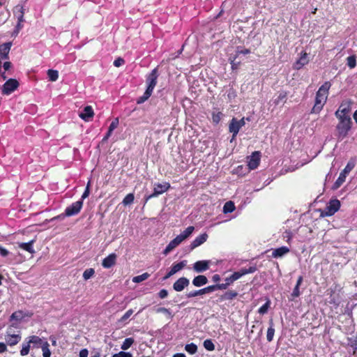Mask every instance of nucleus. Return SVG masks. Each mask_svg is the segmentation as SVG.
<instances>
[{"instance_id": "nucleus-1", "label": "nucleus", "mask_w": 357, "mask_h": 357, "mask_svg": "<svg viewBox=\"0 0 357 357\" xmlns=\"http://www.w3.org/2000/svg\"><path fill=\"white\" fill-rule=\"evenodd\" d=\"M331 87V83L330 82H325L319 88L316 93L314 105L312 109V113L317 114L322 109L327 101Z\"/></svg>"}, {"instance_id": "nucleus-2", "label": "nucleus", "mask_w": 357, "mask_h": 357, "mask_svg": "<svg viewBox=\"0 0 357 357\" xmlns=\"http://www.w3.org/2000/svg\"><path fill=\"white\" fill-rule=\"evenodd\" d=\"M46 340L45 339L40 338L37 335H31L26 339V342H24L22 344V349L20 351V354L22 356H26L29 354L31 347L34 348H40L43 346L44 342Z\"/></svg>"}, {"instance_id": "nucleus-3", "label": "nucleus", "mask_w": 357, "mask_h": 357, "mask_svg": "<svg viewBox=\"0 0 357 357\" xmlns=\"http://www.w3.org/2000/svg\"><path fill=\"white\" fill-rule=\"evenodd\" d=\"M194 230L195 227L193 226L187 227L181 234L178 235L176 238L169 242V243L167 245L166 248L163 251L164 255H167L172 250L180 245L183 241L188 238L192 234Z\"/></svg>"}, {"instance_id": "nucleus-4", "label": "nucleus", "mask_w": 357, "mask_h": 357, "mask_svg": "<svg viewBox=\"0 0 357 357\" xmlns=\"http://www.w3.org/2000/svg\"><path fill=\"white\" fill-rule=\"evenodd\" d=\"M339 123L337 125V130L340 137H345L351 129V119L350 116H335Z\"/></svg>"}, {"instance_id": "nucleus-5", "label": "nucleus", "mask_w": 357, "mask_h": 357, "mask_svg": "<svg viewBox=\"0 0 357 357\" xmlns=\"http://www.w3.org/2000/svg\"><path fill=\"white\" fill-rule=\"evenodd\" d=\"M13 327H17V325L15 324H11L7 329V331L5 335V340L8 345L14 346L16 345L21 340V335L20 333L18 332L17 334L13 333Z\"/></svg>"}, {"instance_id": "nucleus-6", "label": "nucleus", "mask_w": 357, "mask_h": 357, "mask_svg": "<svg viewBox=\"0 0 357 357\" xmlns=\"http://www.w3.org/2000/svg\"><path fill=\"white\" fill-rule=\"evenodd\" d=\"M340 202L337 199H331L321 211V216L328 217L334 215L340 208Z\"/></svg>"}, {"instance_id": "nucleus-7", "label": "nucleus", "mask_w": 357, "mask_h": 357, "mask_svg": "<svg viewBox=\"0 0 357 357\" xmlns=\"http://www.w3.org/2000/svg\"><path fill=\"white\" fill-rule=\"evenodd\" d=\"M245 124V119L242 118L240 120H237L235 118H233L229 123V132L233 134V139L236 137L238 134L239 130L243 127Z\"/></svg>"}, {"instance_id": "nucleus-8", "label": "nucleus", "mask_w": 357, "mask_h": 357, "mask_svg": "<svg viewBox=\"0 0 357 357\" xmlns=\"http://www.w3.org/2000/svg\"><path fill=\"white\" fill-rule=\"evenodd\" d=\"M169 188L170 184L168 182H164L162 183H155L153 188V192L146 198V201L152 197H157L159 195L165 192L169 189Z\"/></svg>"}, {"instance_id": "nucleus-9", "label": "nucleus", "mask_w": 357, "mask_h": 357, "mask_svg": "<svg viewBox=\"0 0 357 357\" xmlns=\"http://www.w3.org/2000/svg\"><path fill=\"white\" fill-rule=\"evenodd\" d=\"M19 86V82L15 79L7 80L2 87V93L5 95H10Z\"/></svg>"}, {"instance_id": "nucleus-10", "label": "nucleus", "mask_w": 357, "mask_h": 357, "mask_svg": "<svg viewBox=\"0 0 357 357\" xmlns=\"http://www.w3.org/2000/svg\"><path fill=\"white\" fill-rule=\"evenodd\" d=\"M83 206L82 200L77 201L68 206L65 210L66 216H73L79 213Z\"/></svg>"}, {"instance_id": "nucleus-11", "label": "nucleus", "mask_w": 357, "mask_h": 357, "mask_svg": "<svg viewBox=\"0 0 357 357\" xmlns=\"http://www.w3.org/2000/svg\"><path fill=\"white\" fill-rule=\"evenodd\" d=\"M158 73L157 69L154 68L146 78L147 89L146 90L153 93V91L157 84Z\"/></svg>"}, {"instance_id": "nucleus-12", "label": "nucleus", "mask_w": 357, "mask_h": 357, "mask_svg": "<svg viewBox=\"0 0 357 357\" xmlns=\"http://www.w3.org/2000/svg\"><path fill=\"white\" fill-rule=\"evenodd\" d=\"M261 154L259 151H255L248 158V166L250 169H256L260 162Z\"/></svg>"}, {"instance_id": "nucleus-13", "label": "nucleus", "mask_w": 357, "mask_h": 357, "mask_svg": "<svg viewBox=\"0 0 357 357\" xmlns=\"http://www.w3.org/2000/svg\"><path fill=\"white\" fill-rule=\"evenodd\" d=\"M351 109V102L345 100L340 104L335 114V116H350Z\"/></svg>"}, {"instance_id": "nucleus-14", "label": "nucleus", "mask_w": 357, "mask_h": 357, "mask_svg": "<svg viewBox=\"0 0 357 357\" xmlns=\"http://www.w3.org/2000/svg\"><path fill=\"white\" fill-rule=\"evenodd\" d=\"M211 261L210 260H200L193 264V270L196 273H203L209 269Z\"/></svg>"}, {"instance_id": "nucleus-15", "label": "nucleus", "mask_w": 357, "mask_h": 357, "mask_svg": "<svg viewBox=\"0 0 357 357\" xmlns=\"http://www.w3.org/2000/svg\"><path fill=\"white\" fill-rule=\"evenodd\" d=\"M187 265V261L183 260L177 264H174L170 269V271L167 273V275L164 277V280H167L173 275L176 274L181 270H182Z\"/></svg>"}, {"instance_id": "nucleus-16", "label": "nucleus", "mask_w": 357, "mask_h": 357, "mask_svg": "<svg viewBox=\"0 0 357 357\" xmlns=\"http://www.w3.org/2000/svg\"><path fill=\"white\" fill-rule=\"evenodd\" d=\"M309 62L308 55L306 52H301L299 59L294 63V68L300 70Z\"/></svg>"}, {"instance_id": "nucleus-17", "label": "nucleus", "mask_w": 357, "mask_h": 357, "mask_svg": "<svg viewBox=\"0 0 357 357\" xmlns=\"http://www.w3.org/2000/svg\"><path fill=\"white\" fill-rule=\"evenodd\" d=\"M93 116L94 112L91 106H86L79 114V116L85 121H89Z\"/></svg>"}, {"instance_id": "nucleus-18", "label": "nucleus", "mask_w": 357, "mask_h": 357, "mask_svg": "<svg viewBox=\"0 0 357 357\" xmlns=\"http://www.w3.org/2000/svg\"><path fill=\"white\" fill-rule=\"evenodd\" d=\"M189 280L186 278L182 277L177 280L173 284V288L176 291H183L185 287L189 285Z\"/></svg>"}, {"instance_id": "nucleus-19", "label": "nucleus", "mask_w": 357, "mask_h": 357, "mask_svg": "<svg viewBox=\"0 0 357 357\" xmlns=\"http://www.w3.org/2000/svg\"><path fill=\"white\" fill-rule=\"evenodd\" d=\"M255 271L256 268L255 266H250L249 268H241L239 271L234 272L231 275L232 279L233 280L236 281L241 278L242 276L246 274L252 273L255 272Z\"/></svg>"}, {"instance_id": "nucleus-20", "label": "nucleus", "mask_w": 357, "mask_h": 357, "mask_svg": "<svg viewBox=\"0 0 357 357\" xmlns=\"http://www.w3.org/2000/svg\"><path fill=\"white\" fill-rule=\"evenodd\" d=\"M117 256L115 253H112L105 257L102 262V266L105 268H109L113 266L116 261Z\"/></svg>"}, {"instance_id": "nucleus-21", "label": "nucleus", "mask_w": 357, "mask_h": 357, "mask_svg": "<svg viewBox=\"0 0 357 357\" xmlns=\"http://www.w3.org/2000/svg\"><path fill=\"white\" fill-rule=\"evenodd\" d=\"M208 238V234L206 233H204L197 237L190 244V250H194L198 246L202 245L206 241Z\"/></svg>"}, {"instance_id": "nucleus-22", "label": "nucleus", "mask_w": 357, "mask_h": 357, "mask_svg": "<svg viewBox=\"0 0 357 357\" xmlns=\"http://www.w3.org/2000/svg\"><path fill=\"white\" fill-rule=\"evenodd\" d=\"M11 45V43H6L0 45V56L2 59L8 58Z\"/></svg>"}, {"instance_id": "nucleus-23", "label": "nucleus", "mask_w": 357, "mask_h": 357, "mask_svg": "<svg viewBox=\"0 0 357 357\" xmlns=\"http://www.w3.org/2000/svg\"><path fill=\"white\" fill-rule=\"evenodd\" d=\"M289 252V248L282 246L273 250L272 256L274 258L282 257Z\"/></svg>"}, {"instance_id": "nucleus-24", "label": "nucleus", "mask_w": 357, "mask_h": 357, "mask_svg": "<svg viewBox=\"0 0 357 357\" xmlns=\"http://www.w3.org/2000/svg\"><path fill=\"white\" fill-rule=\"evenodd\" d=\"M208 282V279L205 275H199L196 276L192 280V284L195 287H202Z\"/></svg>"}, {"instance_id": "nucleus-25", "label": "nucleus", "mask_w": 357, "mask_h": 357, "mask_svg": "<svg viewBox=\"0 0 357 357\" xmlns=\"http://www.w3.org/2000/svg\"><path fill=\"white\" fill-rule=\"evenodd\" d=\"M119 126V119L116 118L112 121V122L110 123L108 131L103 138V140H107L112 134V132L114 130H115Z\"/></svg>"}, {"instance_id": "nucleus-26", "label": "nucleus", "mask_w": 357, "mask_h": 357, "mask_svg": "<svg viewBox=\"0 0 357 357\" xmlns=\"http://www.w3.org/2000/svg\"><path fill=\"white\" fill-rule=\"evenodd\" d=\"M34 243V241H30L28 243H20L18 244L19 248L21 249L26 250L31 254L34 253V250L33 248V244Z\"/></svg>"}, {"instance_id": "nucleus-27", "label": "nucleus", "mask_w": 357, "mask_h": 357, "mask_svg": "<svg viewBox=\"0 0 357 357\" xmlns=\"http://www.w3.org/2000/svg\"><path fill=\"white\" fill-rule=\"evenodd\" d=\"M355 165L356 159L351 158L347 162L344 169L341 172L347 176L350 173V172L354 168Z\"/></svg>"}, {"instance_id": "nucleus-28", "label": "nucleus", "mask_w": 357, "mask_h": 357, "mask_svg": "<svg viewBox=\"0 0 357 357\" xmlns=\"http://www.w3.org/2000/svg\"><path fill=\"white\" fill-rule=\"evenodd\" d=\"M15 15L17 16V22H23L24 20V8L21 6L15 7L14 10Z\"/></svg>"}, {"instance_id": "nucleus-29", "label": "nucleus", "mask_w": 357, "mask_h": 357, "mask_svg": "<svg viewBox=\"0 0 357 357\" xmlns=\"http://www.w3.org/2000/svg\"><path fill=\"white\" fill-rule=\"evenodd\" d=\"M303 282V277L302 276H299L298 280H297V282H296V284L293 290V292L291 294V296L293 298H296V297H298L301 294V292H300V290H299V287L301 284Z\"/></svg>"}, {"instance_id": "nucleus-30", "label": "nucleus", "mask_w": 357, "mask_h": 357, "mask_svg": "<svg viewBox=\"0 0 357 357\" xmlns=\"http://www.w3.org/2000/svg\"><path fill=\"white\" fill-rule=\"evenodd\" d=\"M347 176H346L343 173L340 172L337 179L335 181V182L333 185V188L334 189L339 188L343 184V183L345 181Z\"/></svg>"}, {"instance_id": "nucleus-31", "label": "nucleus", "mask_w": 357, "mask_h": 357, "mask_svg": "<svg viewBox=\"0 0 357 357\" xmlns=\"http://www.w3.org/2000/svg\"><path fill=\"white\" fill-rule=\"evenodd\" d=\"M134 343V339L132 337L126 338L122 343L121 348L123 351L128 350Z\"/></svg>"}, {"instance_id": "nucleus-32", "label": "nucleus", "mask_w": 357, "mask_h": 357, "mask_svg": "<svg viewBox=\"0 0 357 357\" xmlns=\"http://www.w3.org/2000/svg\"><path fill=\"white\" fill-rule=\"evenodd\" d=\"M47 76L50 81L55 82L59 78V72L56 70L50 69L47 70Z\"/></svg>"}, {"instance_id": "nucleus-33", "label": "nucleus", "mask_w": 357, "mask_h": 357, "mask_svg": "<svg viewBox=\"0 0 357 357\" xmlns=\"http://www.w3.org/2000/svg\"><path fill=\"white\" fill-rule=\"evenodd\" d=\"M235 210L234 204L231 202H227L223 206V212L225 213H231Z\"/></svg>"}, {"instance_id": "nucleus-34", "label": "nucleus", "mask_w": 357, "mask_h": 357, "mask_svg": "<svg viewBox=\"0 0 357 357\" xmlns=\"http://www.w3.org/2000/svg\"><path fill=\"white\" fill-rule=\"evenodd\" d=\"M49 347H50V344L47 342V341H46L45 342H44L43 346L40 347L43 351V357H50L51 351L49 349Z\"/></svg>"}, {"instance_id": "nucleus-35", "label": "nucleus", "mask_w": 357, "mask_h": 357, "mask_svg": "<svg viewBox=\"0 0 357 357\" xmlns=\"http://www.w3.org/2000/svg\"><path fill=\"white\" fill-rule=\"evenodd\" d=\"M149 276H150V275L148 273H144L140 275L134 277L132 278V282H135V283H139V282L146 280V279L149 278Z\"/></svg>"}, {"instance_id": "nucleus-36", "label": "nucleus", "mask_w": 357, "mask_h": 357, "mask_svg": "<svg viewBox=\"0 0 357 357\" xmlns=\"http://www.w3.org/2000/svg\"><path fill=\"white\" fill-rule=\"evenodd\" d=\"M271 326L267 330V335H266V339L268 342H271L273 339L274 333H275V329L273 328V322L271 321L270 323Z\"/></svg>"}, {"instance_id": "nucleus-37", "label": "nucleus", "mask_w": 357, "mask_h": 357, "mask_svg": "<svg viewBox=\"0 0 357 357\" xmlns=\"http://www.w3.org/2000/svg\"><path fill=\"white\" fill-rule=\"evenodd\" d=\"M238 295V293L235 291H232V290H230V291H227L223 296H222V299H225V300H232L234 299V298H236Z\"/></svg>"}, {"instance_id": "nucleus-38", "label": "nucleus", "mask_w": 357, "mask_h": 357, "mask_svg": "<svg viewBox=\"0 0 357 357\" xmlns=\"http://www.w3.org/2000/svg\"><path fill=\"white\" fill-rule=\"evenodd\" d=\"M185 350L190 354H194L197 352V347L194 343L188 344L185 347Z\"/></svg>"}, {"instance_id": "nucleus-39", "label": "nucleus", "mask_w": 357, "mask_h": 357, "mask_svg": "<svg viewBox=\"0 0 357 357\" xmlns=\"http://www.w3.org/2000/svg\"><path fill=\"white\" fill-rule=\"evenodd\" d=\"M270 305H271V301L270 300H267L266 302L265 303V304H264L258 310V312L261 314H266L269 307H270Z\"/></svg>"}, {"instance_id": "nucleus-40", "label": "nucleus", "mask_w": 357, "mask_h": 357, "mask_svg": "<svg viewBox=\"0 0 357 357\" xmlns=\"http://www.w3.org/2000/svg\"><path fill=\"white\" fill-rule=\"evenodd\" d=\"M134 199H135L134 195L132 193H129L124 197L122 203L125 206L129 205L133 202Z\"/></svg>"}, {"instance_id": "nucleus-41", "label": "nucleus", "mask_w": 357, "mask_h": 357, "mask_svg": "<svg viewBox=\"0 0 357 357\" xmlns=\"http://www.w3.org/2000/svg\"><path fill=\"white\" fill-rule=\"evenodd\" d=\"M95 274V271L93 268H87L83 273V278L85 280H87L92 278Z\"/></svg>"}, {"instance_id": "nucleus-42", "label": "nucleus", "mask_w": 357, "mask_h": 357, "mask_svg": "<svg viewBox=\"0 0 357 357\" xmlns=\"http://www.w3.org/2000/svg\"><path fill=\"white\" fill-rule=\"evenodd\" d=\"M151 94H152V92H151L148 90H146L144 95L142 96H141L140 98H139L137 102L138 104L143 103L144 102H145L146 100H148L149 98V97L151 96Z\"/></svg>"}, {"instance_id": "nucleus-43", "label": "nucleus", "mask_w": 357, "mask_h": 357, "mask_svg": "<svg viewBox=\"0 0 357 357\" xmlns=\"http://www.w3.org/2000/svg\"><path fill=\"white\" fill-rule=\"evenodd\" d=\"M151 94H152V92H151L148 90H146L144 95L142 96H141L140 98H139L137 102L138 104L143 103L144 102H145L146 100H148L149 98V97L151 96Z\"/></svg>"}, {"instance_id": "nucleus-44", "label": "nucleus", "mask_w": 357, "mask_h": 357, "mask_svg": "<svg viewBox=\"0 0 357 357\" xmlns=\"http://www.w3.org/2000/svg\"><path fill=\"white\" fill-rule=\"evenodd\" d=\"M23 318V313L22 311H17L13 312L10 318V321L16 320V321H20Z\"/></svg>"}, {"instance_id": "nucleus-45", "label": "nucleus", "mask_w": 357, "mask_h": 357, "mask_svg": "<svg viewBox=\"0 0 357 357\" xmlns=\"http://www.w3.org/2000/svg\"><path fill=\"white\" fill-rule=\"evenodd\" d=\"M226 283L225 284H218V289H225L229 285L232 284L234 280L232 279V276L228 277L225 279Z\"/></svg>"}, {"instance_id": "nucleus-46", "label": "nucleus", "mask_w": 357, "mask_h": 357, "mask_svg": "<svg viewBox=\"0 0 357 357\" xmlns=\"http://www.w3.org/2000/svg\"><path fill=\"white\" fill-rule=\"evenodd\" d=\"M204 347L208 351H213L215 349L214 344L211 340H206L204 342Z\"/></svg>"}, {"instance_id": "nucleus-47", "label": "nucleus", "mask_w": 357, "mask_h": 357, "mask_svg": "<svg viewBox=\"0 0 357 357\" xmlns=\"http://www.w3.org/2000/svg\"><path fill=\"white\" fill-rule=\"evenodd\" d=\"M287 97V93L285 92H281L279 93L278 97L274 100V103L275 105L280 104L281 102H283Z\"/></svg>"}, {"instance_id": "nucleus-48", "label": "nucleus", "mask_w": 357, "mask_h": 357, "mask_svg": "<svg viewBox=\"0 0 357 357\" xmlns=\"http://www.w3.org/2000/svg\"><path fill=\"white\" fill-rule=\"evenodd\" d=\"M347 66L350 68H354L356 66V60L354 56H350L347 58Z\"/></svg>"}, {"instance_id": "nucleus-49", "label": "nucleus", "mask_w": 357, "mask_h": 357, "mask_svg": "<svg viewBox=\"0 0 357 357\" xmlns=\"http://www.w3.org/2000/svg\"><path fill=\"white\" fill-rule=\"evenodd\" d=\"M203 294H205V293H204V289H202L199 290H195V291H190V293L188 294L187 296L188 298H192V297H195L197 296L203 295Z\"/></svg>"}, {"instance_id": "nucleus-50", "label": "nucleus", "mask_w": 357, "mask_h": 357, "mask_svg": "<svg viewBox=\"0 0 357 357\" xmlns=\"http://www.w3.org/2000/svg\"><path fill=\"white\" fill-rule=\"evenodd\" d=\"M155 312L157 313H163V314L169 316V318H172L173 317L172 313H171V312L169 311V310L167 309L165 307H158V308H157L155 310Z\"/></svg>"}, {"instance_id": "nucleus-51", "label": "nucleus", "mask_w": 357, "mask_h": 357, "mask_svg": "<svg viewBox=\"0 0 357 357\" xmlns=\"http://www.w3.org/2000/svg\"><path fill=\"white\" fill-rule=\"evenodd\" d=\"M133 313V310H128L123 316L122 317L119 319V321L120 322H124L126 321L127 319H128L130 318V317L132 314Z\"/></svg>"}, {"instance_id": "nucleus-52", "label": "nucleus", "mask_w": 357, "mask_h": 357, "mask_svg": "<svg viewBox=\"0 0 357 357\" xmlns=\"http://www.w3.org/2000/svg\"><path fill=\"white\" fill-rule=\"evenodd\" d=\"M112 357H132V355L129 352L121 351L117 354L112 355Z\"/></svg>"}, {"instance_id": "nucleus-53", "label": "nucleus", "mask_w": 357, "mask_h": 357, "mask_svg": "<svg viewBox=\"0 0 357 357\" xmlns=\"http://www.w3.org/2000/svg\"><path fill=\"white\" fill-rule=\"evenodd\" d=\"M236 58H237L236 56H230L229 59L230 63L231 65V68L233 70L236 69L239 64L238 63L235 62Z\"/></svg>"}, {"instance_id": "nucleus-54", "label": "nucleus", "mask_w": 357, "mask_h": 357, "mask_svg": "<svg viewBox=\"0 0 357 357\" xmlns=\"http://www.w3.org/2000/svg\"><path fill=\"white\" fill-rule=\"evenodd\" d=\"M222 114L221 112L213 113L212 115L213 121L215 123H219L222 118Z\"/></svg>"}, {"instance_id": "nucleus-55", "label": "nucleus", "mask_w": 357, "mask_h": 357, "mask_svg": "<svg viewBox=\"0 0 357 357\" xmlns=\"http://www.w3.org/2000/svg\"><path fill=\"white\" fill-rule=\"evenodd\" d=\"M90 183H91V182H90V181H89L88 182V183H87V185H86V187L85 191L84 192V193H83V194H82V199H81V200H82V201H83L84 199H86V197H89V193H90V189H89V188H90Z\"/></svg>"}, {"instance_id": "nucleus-56", "label": "nucleus", "mask_w": 357, "mask_h": 357, "mask_svg": "<svg viewBox=\"0 0 357 357\" xmlns=\"http://www.w3.org/2000/svg\"><path fill=\"white\" fill-rule=\"evenodd\" d=\"M203 289H204V291L205 294L211 293V292L216 290L217 289H218V285L208 286V287H206L203 288Z\"/></svg>"}, {"instance_id": "nucleus-57", "label": "nucleus", "mask_w": 357, "mask_h": 357, "mask_svg": "<svg viewBox=\"0 0 357 357\" xmlns=\"http://www.w3.org/2000/svg\"><path fill=\"white\" fill-rule=\"evenodd\" d=\"M124 63V60L121 58H118L114 61V65L116 67H120Z\"/></svg>"}, {"instance_id": "nucleus-58", "label": "nucleus", "mask_w": 357, "mask_h": 357, "mask_svg": "<svg viewBox=\"0 0 357 357\" xmlns=\"http://www.w3.org/2000/svg\"><path fill=\"white\" fill-rule=\"evenodd\" d=\"M250 52V51L248 49H243V50L238 49L236 50V53L235 56H236V57H237L239 54H248Z\"/></svg>"}, {"instance_id": "nucleus-59", "label": "nucleus", "mask_w": 357, "mask_h": 357, "mask_svg": "<svg viewBox=\"0 0 357 357\" xmlns=\"http://www.w3.org/2000/svg\"><path fill=\"white\" fill-rule=\"evenodd\" d=\"M158 295L160 298H165L167 296L168 292L166 289H162L159 291Z\"/></svg>"}, {"instance_id": "nucleus-60", "label": "nucleus", "mask_w": 357, "mask_h": 357, "mask_svg": "<svg viewBox=\"0 0 357 357\" xmlns=\"http://www.w3.org/2000/svg\"><path fill=\"white\" fill-rule=\"evenodd\" d=\"M89 351L86 349H83L79 351V357H88Z\"/></svg>"}, {"instance_id": "nucleus-61", "label": "nucleus", "mask_w": 357, "mask_h": 357, "mask_svg": "<svg viewBox=\"0 0 357 357\" xmlns=\"http://www.w3.org/2000/svg\"><path fill=\"white\" fill-rule=\"evenodd\" d=\"M284 238H287V243H289L292 236H291V233L290 231H286L284 233Z\"/></svg>"}, {"instance_id": "nucleus-62", "label": "nucleus", "mask_w": 357, "mask_h": 357, "mask_svg": "<svg viewBox=\"0 0 357 357\" xmlns=\"http://www.w3.org/2000/svg\"><path fill=\"white\" fill-rule=\"evenodd\" d=\"M8 251L6 248L0 246V255L2 257H6L8 255Z\"/></svg>"}, {"instance_id": "nucleus-63", "label": "nucleus", "mask_w": 357, "mask_h": 357, "mask_svg": "<svg viewBox=\"0 0 357 357\" xmlns=\"http://www.w3.org/2000/svg\"><path fill=\"white\" fill-rule=\"evenodd\" d=\"M6 349V345L3 342H0V354L3 353Z\"/></svg>"}, {"instance_id": "nucleus-64", "label": "nucleus", "mask_w": 357, "mask_h": 357, "mask_svg": "<svg viewBox=\"0 0 357 357\" xmlns=\"http://www.w3.org/2000/svg\"><path fill=\"white\" fill-rule=\"evenodd\" d=\"M23 27L22 22H17V24L16 25L15 29L16 33H17Z\"/></svg>"}]
</instances>
